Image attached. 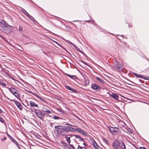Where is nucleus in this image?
I'll list each match as a JSON object with an SVG mask.
<instances>
[{
  "label": "nucleus",
  "mask_w": 149,
  "mask_h": 149,
  "mask_svg": "<svg viewBox=\"0 0 149 149\" xmlns=\"http://www.w3.org/2000/svg\"><path fill=\"white\" fill-rule=\"evenodd\" d=\"M27 16L30 19H31L32 20H33L34 18H33V17L31 15H30L29 14H28L27 15Z\"/></svg>",
  "instance_id": "nucleus-32"
},
{
  "label": "nucleus",
  "mask_w": 149,
  "mask_h": 149,
  "mask_svg": "<svg viewBox=\"0 0 149 149\" xmlns=\"http://www.w3.org/2000/svg\"><path fill=\"white\" fill-rule=\"evenodd\" d=\"M65 75L73 79H77V77L75 75H70L68 74H65Z\"/></svg>",
  "instance_id": "nucleus-21"
},
{
  "label": "nucleus",
  "mask_w": 149,
  "mask_h": 149,
  "mask_svg": "<svg viewBox=\"0 0 149 149\" xmlns=\"http://www.w3.org/2000/svg\"><path fill=\"white\" fill-rule=\"evenodd\" d=\"M34 113L38 118L41 120H43L44 117L45 116V113H43V111L38 109H35Z\"/></svg>",
  "instance_id": "nucleus-1"
},
{
  "label": "nucleus",
  "mask_w": 149,
  "mask_h": 149,
  "mask_svg": "<svg viewBox=\"0 0 149 149\" xmlns=\"http://www.w3.org/2000/svg\"><path fill=\"white\" fill-rule=\"evenodd\" d=\"M52 118L55 120H58L59 119V117L56 116H53Z\"/></svg>",
  "instance_id": "nucleus-33"
},
{
  "label": "nucleus",
  "mask_w": 149,
  "mask_h": 149,
  "mask_svg": "<svg viewBox=\"0 0 149 149\" xmlns=\"http://www.w3.org/2000/svg\"><path fill=\"white\" fill-rule=\"evenodd\" d=\"M61 143L63 146H64L66 148H70L69 145L66 143L65 142H64L62 141Z\"/></svg>",
  "instance_id": "nucleus-26"
},
{
  "label": "nucleus",
  "mask_w": 149,
  "mask_h": 149,
  "mask_svg": "<svg viewBox=\"0 0 149 149\" xmlns=\"http://www.w3.org/2000/svg\"><path fill=\"white\" fill-rule=\"evenodd\" d=\"M91 88L97 91H99L100 89V87L95 84H92Z\"/></svg>",
  "instance_id": "nucleus-8"
},
{
  "label": "nucleus",
  "mask_w": 149,
  "mask_h": 149,
  "mask_svg": "<svg viewBox=\"0 0 149 149\" xmlns=\"http://www.w3.org/2000/svg\"><path fill=\"white\" fill-rule=\"evenodd\" d=\"M19 31H22V30H23V29H22V28H21L20 27V26H19Z\"/></svg>",
  "instance_id": "nucleus-40"
},
{
  "label": "nucleus",
  "mask_w": 149,
  "mask_h": 149,
  "mask_svg": "<svg viewBox=\"0 0 149 149\" xmlns=\"http://www.w3.org/2000/svg\"><path fill=\"white\" fill-rule=\"evenodd\" d=\"M140 149H146V148L144 147H141L140 148Z\"/></svg>",
  "instance_id": "nucleus-43"
},
{
  "label": "nucleus",
  "mask_w": 149,
  "mask_h": 149,
  "mask_svg": "<svg viewBox=\"0 0 149 149\" xmlns=\"http://www.w3.org/2000/svg\"><path fill=\"white\" fill-rule=\"evenodd\" d=\"M70 146L73 149H74V146L72 144H70Z\"/></svg>",
  "instance_id": "nucleus-41"
},
{
  "label": "nucleus",
  "mask_w": 149,
  "mask_h": 149,
  "mask_svg": "<svg viewBox=\"0 0 149 149\" xmlns=\"http://www.w3.org/2000/svg\"><path fill=\"white\" fill-rule=\"evenodd\" d=\"M96 79L99 81L100 83H103L104 82V81L102 79L98 77H97L96 78Z\"/></svg>",
  "instance_id": "nucleus-28"
},
{
  "label": "nucleus",
  "mask_w": 149,
  "mask_h": 149,
  "mask_svg": "<svg viewBox=\"0 0 149 149\" xmlns=\"http://www.w3.org/2000/svg\"><path fill=\"white\" fill-rule=\"evenodd\" d=\"M65 138L66 139L67 142L68 143H70V137L66 136L65 137Z\"/></svg>",
  "instance_id": "nucleus-29"
},
{
  "label": "nucleus",
  "mask_w": 149,
  "mask_h": 149,
  "mask_svg": "<svg viewBox=\"0 0 149 149\" xmlns=\"http://www.w3.org/2000/svg\"><path fill=\"white\" fill-rule=\"evenodd\" d=\"M66 129V130L68 131H70L71 132H73L75 131V129L74 128L70 127L67 126V127Z\"/></svg>",
  "instance_id": "nucleus-19"
},
{
  "label": "nucleus",
  "mask_w": 149,
  "mask_h": 149,
  "mask_svg": "<svg viewBox=\"0 0 149 149\" xmlns=\"http://www.w3.org/2000/svg\"><path fill=\"white\" fill-rule=\"evenodd\" d=\"M75 129V131H77V132H79L80 134H82L84 135L87 136V134L84 132L83 130H82L80 128H79L78 127H77Z\"/></svg>",
  "instance_id": "nucleus-6"
},
{
  "label": "nucleus",
  "mask_w": 149,
  "mask_h": 149,
  "mask_svg": "<svg viewBox=\"0 0 149 149\" xmlns=\"http://www.w3.org/2000/svg\"><path fill=\"white\" fill-rule=\"evenodd\" d=\"M127 131L130 133H132V131L130 128H128L127 130Z\"/></svg>",
  "instance_id": "nucleus-34"
},
{
  "label": "nucleus",
  "mask_w": 149,
  "mask_h": 149,
  "mask_svg": "<svg viewBox=\"0 0 149 149\" xmlns=\"http://www.w3.org/2000/svg\"><path fill=\"white\" fill-rule=\"evenodd\" d=\"M11 79H12L13 80L16 81V80L14 78H13V77H11Z\"/></svg>",
  "instance_id": "nucleus-45"
},
{
  "label": "nucleus",
  "mask_w": 149,
  "mask_h": 149,
  "mask_svg": "<svg viewBox=\"0 0 149 149\" xmlns=\"http://www.w3.org/2000/svg\"><path fill=\"white\" fill-rule=\"evenodd\" d=\"M111 97L116 100H118L119 97L118 95L115 93H112L110 95Z\"/></svg>",
  "instance_id": "nucleus-15"
},
{
  "label": "nucleus",
  "mask_w": 149,
  "mask_h": 149,
  "mask_svg": "<svg viewBox=\"0 0 149 149\" xmlns=\"http://www.w3.org/2000/svg\"><path fill=\"white\" fill-rule=\"evenodd\" d=\"M18 50L20 51H22V50L20 49V48H18Z\"/></svg>",
  "instance_id": "nucleus-46"
},
{
  "label": "nucleus",
  "mask_w": 149,
  "mask_h": 149,
  "mask_svg": "<svg viewBox=\"0 0 149 149\" xmlns=\"http://www.w3.org/2000/svg\"><path fill=\"white\" fill-rule=\"evenodd\" d=\"M29 103L30 104V106L31 107H38L37 104H36L34 101H30Z\"/></svg>",
  "instance_id": "nucleus-13"
},
{
  "label": "nucleus",
  "mask_w": 149,
  "mask_h": 149,
  "mask_svg": "<svg viewBox=\"0 0 149 149\" xmlns=\"http://www.w3.org/2000/svg\"><path fill=\"white\" fill-rule=\"evenodd\" d=\"M13 101H14L15 104L20 110H22L23 109L22 106L19 102L15 100H13Z\"/></svg>",
  "instance_id": "nucleus-7"
},
{
  "label": "nucleus",
  "mask_w": 149,
  "mask_h": 149,
  "mask_svg": "<svg viewBox=\"0 0 149 149\" xmlns=\"http://www.w3.org/2000/svg\"><path fill=\"white\" fill-rule=\"evenodd\" d=\"M0 84L3 86H5L6 85V84L5 83L1 82Z\"/></svg>",
  "instance_id": "nucleus-35"
},
{
  "label": "nucleus",
  "mask_w": 149,
  "mask_h": 149,
  "mask_svg": "<svg viewBox=\"0 0 149 149\" xmlns=\"http://www.w3.org/2000/svg\"><path fill=\"white\" fill-rule=\"evenodd\" d=\"M120 147L122 149H126L124 143L123 142L121 141L120 143Z\"/></svg>",
  "instance_id": "nucleus-23"
},
{
  "label": "nucleus",
  "mask_w": 149,
  "mask_h": 149,
  "mask_svg": "<svg viewBox=\"0 0 149 149\" xmlns=\"http://www.w3.org/2000/svg\"><path fill=\"white\" fill-rule=\"evenodd\" d=\"M108 129L111 133L116 132H118L119 130L118 128L117 127H108Z\"/></svg>",
  "instance_id": "nucleus-5"
},
{
  "label": "nucleus",
  "mask_w": 149,
  "mask_h": 149,
  "mask_svg": "<svg viewBox=\"0 0 149 149\" xmlns=\"http://www.w3.org/2000/svg\"><path fill=\"white\" fill-rule=\"evenodd\" d=\"M85 22H91L92 23H94L95 22L93 20L92 21V20H86L85 21Z\"/></svg>",
  "instance_id": "nucleus-38"
},
{
  "label": "nucleus",
  "mask_w": 149,
  "mask_h": 149,
  "mask_svg": "<svg viewBox=\"0 0 149 149\" xmlns=\"http://www.w3.org/2000/svg\"><path fill=\"white\" fill-rule=\"evenodd\" d=\"M11 26L8 25L5 26H0V30L5 33H9L12 31V29L11 28Z\"/></svg>",
  "instance_id": "nucleus-2"
},
{
  "label": "nucleus",
  "mask_w": 149,
  "mask_h": 149,
  "mask_svg": "<svg viewBox=\"0 0 149 149\" xmlns=\"http://www.w3.org/2000/svg\"><path fill=\"white\" fill-rule=\"evenodd\" d=\"M120 145L119 141L117 140H115L113 144V147L115 149H118V146Z\"/></svg>",
  "instance_id": "nucleus-9"
},
{
  "label": "nucleus",
  "mask_w": 149,
  "mask_h": 149,
  "mask_svg": "<svg viewBox=\"0 0 149 149\" xmlns=\"http://www.w3.org/2000/svg\"><path fill=\"white\" fill-rule=\"evenodd\" d=\"M8 89L18 99L19 98V95L18 93V91L17 89H15L13 87L8 88Z\"/></svg>",
  "instance_id": "nucleus-3"
},
{
  "label": "nucleus",
  "mask_w": 149,
  "mask_h": 149,
  "mask_svg": "<svg viewBox=\"0 0 149 149\" xmlns=\"http://www.w3.org/2000/svg\"><path fill=\"white\" fill-rule=\"evenodd\" d=\"M129 27H132V26H130L129 25Z\"/></svg>",
  "instance_id": "nucleus-56"
},
{
  "label": "nucleus",
  "mask_w": 149,
  "mask_h": 149,
  "mask_svg": "<svg viewBox=\"0 0 149 149\" xmlns=\"http://www.w3.org/2000/svg\"><path fill=\"white\" fill-rule=\"evenodd\" d=\"M82 149H86V148H85V147H82Z\"/></svg>",
  "instance_id": "nucleus-52"
},
{
  "label": "nucleus",
  "mask_w": 149,
  "mask_h": 149,
  "mask_svg": "<svg viewBox=\"0 0 149 149\" xmlns=\"http://www.w3.org/2000/svg\"><path fill=\"white\" fill-rule=\"evenodd\" d=\"M57 127H60L61 129H62V130H64L65 131V130H66V128L67 127V126H55V128H56Z\"/></svg>",
  "instance_id": "nucleus-22"
},
{
  "label": "nucleus",
  "mask_w": 149,
  "mask_h": 149,
  "mask_svg": "<svg viewBox=\"0 0 149 149\" xmlns=\"http://www.w3.org/2000/svg\"><path fill=\"white\" fill-rule=\"evenodd\" d=\"M2 110L0 109V113H2Z\"/></svg>",
  "instance_id": "nucleus-50"
},
{
  "label": "nucleus",
  "mask_w": 149,
  "mask_h": 149,
  "mask_svg": "<svg viewBox=\"0 0 149 149\" xmlns=\"http://www.w3.org/2000/svg\"><path fill=\"white\" fill-rule=\"evenodd\" d=\"M116 68H118V69H119L120 67V66L119 65L118 66H116Z\"/></svg>",
  "instance_id": "nucleus-44"
},
{
  "label": "nucleus",
  "mask_w": 149,
  "mask_h": 149,
  "mask_svg": "<svg viewBox=\"0 0 149 149\" xmlns=\"http://www.w3.org/2000/svg\"><path fill=\"white\" fill-rule=\"evenodd\" d=\"M133 74L136 77H138V78H141L144 79H147V80H148V78H149V77H148V78H147V79L146 78H144V77L142 75H140V74H137L135 73H133Z\"/></svg>",
  "instance_id": "nucleus-12"
},
{
  "label": "nucleus",
  "mask_w": 149,
  "mask_h": 149,
  "mask_svg": "<svg viewBox=\"0 0 149 149\" xmlns=\"http://www.w3.org/2000/svg\"><path fill=\"white\" fill-rule=\"evenodd\" d=\"M91 141L93 143L94 147L96 149H98V145L96 142V141H95V140L93 139L92 140H91Z\"/></svg>",
  "instance_id": "nucleus-16"
},
{
  "label": "nucleus",
  "mask_w": 149,
  "mask_h": 149,
  "mask_svg": "<svg viewBox=\"0 0 149 149\" xmlns=\"http://www.w3.org/2000/svg\"><path fill=\"white\" fill-rule=\"evenodd\" d=\"M57 110L59 112H61L63 114H64V113H65V112L64 111H63L61 109H59V108H57Z\"/></svg>",
  "instance_id": "nucleus-31"
},
{
  "label": "nucleus",
  "mask_w": 149,
  "mask_h": 149,
  "mask_svg": "<svg viewBox=\"0 0 149 149\" xmlns=\"http://www.w3.org/2000/svg\"><path fill=\"white\" fill-rule=\"evenodd\" d=\"M65 88H66L67 89H68L71 91H72L74 92H76V89H74V88H72L70 87L69 86H65Z\"/></svg>",
  "instance_id": "nucleus-18"
},
{
  "label": "nucleus",
  "mask_w": 149,
  "mask_h": 149,
  "mask_svg": "<svg viewBox=\"0 0 149 149\" xmlns=\"http://www.w3.org/2000/svg\"><path fill=\"white\" fill-rule=\"evenodd\" d=\"M83 145H84L85 146H86V145H86V143H83Z\"/></svg>",
  "instance_id": "nucleus-48"
},
{
  "label": "nucleus",
  "mask_w": 149,
  "mask_h": 149,
  "mask_svg": "<svg viewBox=\"0 0 149 149\" xmlns=\"http://www.w3.org/2000/svg\"><path fill=\"white\" fill-rule=\"evenodd\" d=\"M63 40H64L66 41H68V42H69L75 48H76L78 51H79V52L81 53H83L79 49H78L77 47L76 46V45H75L74 44H73L72 42H71L69 41V40H67L65 39L64 38H63Z\"/></svg>",
  "instance_id": "nucleus-10"
},
{
  "label": "nucleus",
  "mask_w": 149,
  "mask_h": 149,
  "mask_svg": "<svg viewBox=\"0 0 149 149\" xmlns=\"http://www.w3.org/2000/svg\"><path fill=\"white\" fill-rule=\"evenodd\" d=\"M79 21L77 20H74V21H73V22H77V21Z\"/></svg>",
  "instance_id": "nucleus-51"
},
{
  "label": "nucleus",
  "mask_w": 149,
  "mask_h": 149,
  "mask_svg": "<svg viewBox=\"0 0 149 149\" xmlns=\"http://www.w3.org/2000/svg\"><path fill=\"white\" fill-rule=\"evenodd\" d=\"M3 139H6V138H3Z\"/></svg>",
  "instance_id": "nucleus-55"
},
{
  "label": "nucleus",
  "mask_w": 149,
  "mask_h": 149,
  "mask_svg": "<svg viewBox=\"0 0 149 149\" xmlns=\"http://www.w3.org/2000/svg\"><path fill=\"white\" fill-rule=\"evenodd\" d=\"M10 136V139L14 142L17 146L18 148L20 149V147H19V144L18 142L12 137Z\"/></svg>",
  "instance_id": "nucleus-11"
},
{
  "label": "nucleus",
  "mask_w": 149,
  "mask_h": 149,
  "mask_svg": "<svg viewBox=\"0 0 149 149\" xmlns=\"http://www.w3.org/2000/svg\"><path fill=\"white\" fill-rule=\"evenodd\" d=\"M31 93L33 95H34L35 96L41 100V101H45V100L43 99L41 96L38 95L37 94L33 93L32 92Z\"/></svg>",
  "instance_id": "nucleus-14"
},
{
  "label": "nucleus",
  "mask_w": 149,
  "mask_h": 149,
  "mask_svg": "<svg viewBox=\"0 0 149 149\" xmlns=\"http://www.w3.org/2000/svg\"><path fill=\"white\" fill-rule=\"evenodd\" d=\"M122 96V97H124V98H125L127 99H128V100H129V99H128V98H126V97H124V96Z\"/></svg>",
  "instance_id": "nucleus-47"
},
{
  "label": "nucleus",
  "mask_w": 149,
  "mask_h": 149,
  "mask_svg": "<svg viewBox=\"0 0 149 149\" xmlns=\"http://www.w3.org/2000/svg\"><path fill=\"white\" fill-rule=\"evenodd\" d=\"M21 11L22 12L25 14L26 16L28 14H29L28 13H27L26 11L24 9L22 8Z\"/></svg>",
  "instance_id": "nucleus-30"
},
{
  "label": "nucleus",
  "mask_w": 149,
  "mask_h": 149,
  "mask_svg": "<svg viewBox=\"0 0 149 149\" xmlns=\"http://www.w3.org/2000/svg\"><path fill=\"white\" fill-rule=\"evenodd\" d=\"M73 136H74L76 138L79 139V141H84V139L81 138L79 135L74 134Z\"/></svg>",
  "instance_id": "nucleus-20"
},
{
  "label": "nucleus",
  "mask_w": 149,
  "mask_h": 149,
  "mask_svg": "<svg viewBox=\"0 0 149 149\" xmlns=\"http://www.w3.org/2000/svg\"><path fill=\"white\" fill-rule=\"evenodd\" d=\"M0 121L3 123L4 121V120L0 116Z\"/></svg>",
  "instance_id": "nucleus-37"
},
{
  "label": "nucleus",
  "mask_w": 149,
  "mask_h": 149,
  "mask_svg": "<svg viewBox=\"0 0 149 149\" xmlns=\"http://www.w3.org/2000/svg\"><path fill=\"white\" fill-rule=\"evenodd\" d=\"M66 125H68V126H71L72 127H76V126H73V125H72L69 124L68 123H66Z\"/></svg>",
  "instance_id": "nucleus-39"
},
{
  "label": "nucleus",
  "mask_w": 149,
  "mask_h": 149,
  "mask_svg": "<svg viewBox=\"0 0 149 149\" xmlns=\"http://www.w3.org/2000/svg\"><path fill=\"white\" fill-rule=\"evenodd\" d=\"M103 140L107 144H109V143L108 142V141L107 139H106L105 138H104L103 139Z\"/></svg>",
  "instance_id": "nucleus-36"
},
{
  "label": "nucleus",
  "mask_w": 149,
  "mask_h": 149,
  "mask_svg": "<svg viewBox=\"0 0 149 149\" xmlns=\"http://www.w3.org/2000/svg\"><path fill=\"white\" fill-rule=\"evenodd\" d=\"M77 149H82V147L78 145Z\"/></svg>",
  "instance_id": "nucleus-42"
},
{
  "label": "nucleus",
  "mask_w": 149,
  "mask_h": 149,
  "mask_svg": "<svg viewBox=\"0 0 149 149\" xmlns=\"http://www.w3.org/2000/svg\"><path fill=\"white\" fill-rule=\"evenodd\" d=\"M84 79H85V82H84L85 84V85H88L89 84V80L87 78H84Z\"/></svg>",
  "instance_id": "nucleus-27"
},
{
  "label": "nucleus",
  "mask_w": 149,
  "mask_h": 149,
  "mask_svg": "<svg viewBox=\"0 0 149 149\" xmlns=\"http://www.w3.org/2000/svg\"><path fill=\"white\" fill-rule=\"evenodd\" d=\"M146 59L149 61V59L146 58Z\"/></svg>",
  "instance_id": "nucleus-54"
},
{
  "label": "nucleus",
  "mask_w": 149,
  "mask_h": 149,
  "mask_svg": "<svg viewBox=\"0 0 149 149\" xmlns=\"http://www.w3.org/2000/svg\"><path fill=\"white\" fill-rule=\"evenodd\" d=\"M54 42H55L59 47L65 50V51H66L67 52H68L67 49L64 48L63 46L61 45V44L58 43V42H56L55 41H54Z\"/></svg>",
  "instance_id": "nucleus-24"
},
{
  "label": "nucleus",
  "mask_w": 149,
  "mask_h": 149,
  "mask_svg": "<svg viewBox=\"0 0 149 149\" xmlns=\"http://www.w3.org/2000/svg\"><path fill=\"white\" fill-rule=\"evenodd\" d=\"M56 129V132L57 134H61V135H63L65 134L66 132L64 130H62L60 127H57Z\"/></svg>",
  "instance_id": "nucleus-4"
},
{
  "label": "nucleus",
  "mask_w": 149,
  "mask_h": 149,
  "mask_svg": "<svg viewBox=\"0 0 149 149\" xmlns=\"http://www.w3.org/2000/svg\"><path fill=\"white\" fill-rule=\"evenodd\" d=\"M51 124V126H52V125H54V124L53 123H52V124Z\"/></svg>",
  "instance_id": "nucleus-53"
},
{
  "label": "nucleus",
  "mask_w": 149,
  "mask_h": 149,
  "mask_svg": "<svg viewBox=\"0 0 149 149\" xmlns=\"http://www.w3.org/2000/svg\"><path fill=\"white\" fill-rule=\"evenodd\" d=\"M0 23L3 25V26H5L8 25V24L6 23V22L4 20L0 19Z\"/></svg>",
  "instance_id": "nucleus-25"
},
{
  "label": "nucleus",
  "mask_w": 149,
  "mask_h": 149,
  "mask_svg": "<svg viewBox=\"0 0 149 149\" xmlns=\"http://www.w3.org/2000/svg\"><path fill=\"white\" fill-rule=\"evenodd\" d=\"M17 45L19 46V48H22L19 45Z\"/></svg>",
  "instance_id": "nucleus-49"
},
{
  "label": "nucleus",
  "mask_w": 149,
  "mask_h": 149,
  "mask_svg": "<svg viewBox=\"0 0 149 149\" xmlns=\"http://www.w3.org/2000/svg\"><path fill=\"white\" fill-rule=\"evenodd\" d=\"M43 113H45V115H47V114H50L51 113V111L47 109H44V110H42Z\"/></svg>",
  "instance_id": "nucleus-17"
}]
</instances>
